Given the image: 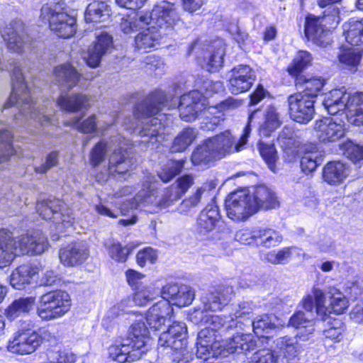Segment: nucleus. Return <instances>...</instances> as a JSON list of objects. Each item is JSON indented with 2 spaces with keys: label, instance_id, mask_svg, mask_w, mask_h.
<instances>
[{
  "label": "nucleus",
  "instance_id": "0e129e2a",
  "mask_svg": "<svg viewBox=\"0 0 363 363\" xmlns=\"http://www.w3.org/2000/svg\"><path fill=\"white\" fill-rule=\"evenodd\" d=\"M251 363H278V355L269 349L259 350L252 357Z\"/></svg>",
  "mask_w": 363,
  "mask_h": 363
},
{
  "label": "nucleus",
  "instance_id": "f257e3e1",
  "mask_svg": "<svg viewBox=\"0 0 363 363\" xmlns=\"http://www.w3.org/2000/svg\"><path fill=\"white\" fill-rule=\"evenodd\" d=\"M12 91L8 101L4 104L0 113L14 105L18 113L14 116L16 124L28 125L33 123L41 126L47 124H55L52 117V111L48 106L52 101L42 99L33 100L32 94L26 82V77L18 65H16L12 71ZM10 126L0 119V163L8 161L10 157L16 152L13 146V134L9 129Z\"/></svg>",
  "mask_w": 363,
  "mask_h": 363
},
{
  "label": "nucleus",
  "instance_id": "7c9ffc66",
  "mask_svg": "<svg viewBox=\"0 0 363 363\" xmlns=\"http://www.w3.org/2000/svg\"><path fill=\"white\" fill-rule=\"evenodd\" d=\"M143 352H139L133 347L130 340L123 339L120 344L109 347V357L114 361L123 363L134 358H140Z\"/></svg>",
  "mask_w": 363,
  "mask_h": 363
},
{
  "label": "nucleus",
  "instance_id": "c9c22d12",
  "mask_svg": "<svg viewBox=\"0 0 363 363\" xmlns=\"http://www.w3.org/2000/svg\"><path fill=\"white\" fill-rule=\"evenodd\" d=\"M81 74L69 63L60 65L54 69V78L60 86L71 89L77 85Z\"/></svg>",
  "mask_w": 363,
  "mask_h": 363
},
{
  "label": "nucleus",
  "instance_id": "37998d69",
  "mask_svg": "<svg viewBox=\"0 0 363 363\" xmlns=\"http://www.w3.org/2000/svg\"><path fill=\"white\" fill-rule=\"evenodd\" d=\"M216 185V181L214 179H210L203 183L201 186L196 189V191L192 195L182 202L179 207L180 212L186 213L191 208L197 206L201 202L202 196L206 192L215 189Z\"/></svg>",
  "mask_w": 363,
  "mask_h": 363
},
{
  "label": "nucleus",
  "instance_id": "bb28decb",
  "mask_svg": "<svg viewBox=\"0 0 363 363\" xmlns=\"http://www.w3.org/2000/svg\"><path fill=\"white\" fill-rule=\"evenodd\" d=\"M345 114L349 123L363 125V92H347Z\"/></svg>",
  "mask_w": 363,
  "mask_h": 363
},
{
  "label": "nucleus",
  "instance_id": "f8f14e48",
  "mask_svg": "<svg viewBox=\"0 0 363 363\" xmlns=\"http://www.w3.org/2000/svg\"><path fill=\"white\" fill-rule=\"evenodd\" d=\"M71 307V298L64 291H55L43 294L37 308L38 316L44 320L62 317Z\"/></svg>",
  "mask_w": 363,
  "mask_h": 363
},
{
  "label": "nucleus",
  "instance_id": "4d7b16f0",
  "mask_svg": "<svg viewBox=\"0 0 363 363\" xmlns=\"http://www.w3.org/2000/svg\"><path fill=\"white\" fill-rule=\"evenodd\" d=\"M258 149L260 155L266 162L269 168L273 172H275L277 170L276 162L277 160V154L274 144L260 141L258 143Z\"/></svg>",
  "mask_w": 363,
  "mask_h": 363
},
{
  "label": "nucleus",
  "instance_id": "de8ad7c7",
  "mask_svg": "<svg viewBox=\"0 0 363 363\" xmlns=\"http://www.w3.org/2000/svg\"><path fill=\"white\" fill-rule=\"evenodd\" d=\"M296 81V86L302 84L303 86V90L301 93L313 99L318 96L325 84V81L321 77L306 79V77H301Z\"/></svg>",
  "mask_w": 363,
  "mask_h": 363
},
{
  "label": "nucleus",
  "instance_id": "79ce46f5",
  "mask_svg": "<svg viewBox=\"0 0 363 363\" xmlns=\"http://www.w3.org/2000/svg\"><path fill=\"white\" fill-rule=\"evenodd\" d=\"M126 340H130V344L136 350H140L149 341L148 330L143 321H136L130 326L128 337Z\"/></svg>",
  "mask_w": 363,
  "mask_h": 363
},
{
  "label": "nucleus",
  "instance_id": "dca6fc26",
  "mask_svg": "<svg viewBox=\"0 0 363 363\" xmlns=\"http://www.w3.org/2000/svg\"><path fill=\"white\" fill-rule=\"evenodd\" d=\"M225 205L228 217L235 221L245 220L255 213L256 204L252 203L250 192L246 189L229 194Z\"/></svg>",
  "mask_w": 363,
  "mask_h": 363
},
{
  "label": "nucleus",
  "instance_id": "cd10ccee",
  "mask_svg": "<svg viewBox=\"0 0 363 363\" xmlns=\"http://www.w3.org/2000/svg\"><path fill=\"white\" fill-rule=\"evenodd\" d=\"M255 306L252 301H242L234 309L233 313L223 318L226 328H236L244 330L247 328L245 325L250 320L248 315L253 312Z\"/></svg>",
  "mask_w": 363,
  "mask_h": 363
},
{
  "label": "nucleus",
  "instance_id": "ddd939ff",
  "mask_svg": "<svg viewBox=\"0 0 363 363\" xmlns=\"http://www.w3.org/2000/svg\"><path fill=\"white\" fill-rule=\"evenodd\" d=\"M332 9L331 15L329 13H325L323 16L308 15L306 18L305 35L308 40L317 45L325 47L329 43V30L326 27L329 21L332 20L335 25L339 23V10L335 6Z\"/></svg>",
  "mask_w": 363,
  "mask_h": 363
},
{
  "label": "nucleus",
  "instance_id": "c85d7f7f",
  "mask_svg": "<svg viewBox=\"0 0 363 363\" xmlns=\"http://www.w3.org/2000/svg\"><path fill=\"white\" fill-rule=\"evenodd\" d=\"M347 91L345 87L335 89L325 94L323 100V106L328 113L335 115L342 112L345 113Z\"/></svg>",
  "mask_w": 363,
  "mask_h": 363
},
{
  "label": "nucleus",
  "instance_id": "c756f323",
  "mask_svg": "<svg viewBox=\"0 0 363 363\" xmlns=\"http://www.w3.org/2000/svg\"><path fill=\"white\" fill-rule=\"evenodd\" d=\"M38 273V268L35 265L32 264L20 265L12 272L10 276V284L15 289H24Z\"/></svg>",
  "mask_w": 363,
  "mask_h": 363
},
{
  "label": "nucleus",
  "instance_id": "c03bdc74",
  "mask_svg": "<svg viewBox=\"0 0 363 363\" xmlns=\"http://www.w3.org/2000/svg\"><path fill=\"white\" fill-rule=\"evenodd\" d=\"M160 286L155 283L145 284L138 288L133 296V301L138 306H145L159 296Z\"/></svg>",
  "mask_w": 363,
  "mask_h": 363
},
{
  "label": "nucleus",
  "instance_id": "8fccbe9b",
  "mask_svg": "<svg viewBox=\"0 0 363 363\" xmlns=\"http://www.w3.org/2000/svg\"><path fill=\"white\" fill-rule=\"evenodd\" d=\"M143 17L144 13H137L122 18L120 24L121 30L124 33L129 34L133 31L143 29L147 22Z\"/></svg>",
  "mask_w": 363,
  "mask_h": 363
},
{
  "label": "nucleus",
  "instance_id": "393cba45",
  "mask_svg": "<svg viewBox=\"0 0 363 363\" xmlns=\"http://www.w3.org/2000/svg\"><path fill=\"white\" fill-rule=\"evenodd\" d=\"M247 328H245L246 329ZM245 330L238 331L233 336L225 341L223 345L225 356L230 353H243L254 350L257 347V337Z\"/></svg>",
  "mask_w": 363,
  "mask_h": 363
},
{
  "label": "nucleus",
  "instance_id": "680f3d73",
  "mask_svg": "<svg viewBox=\"0 0 363 363\" xmlns=\"http://www.w3.org/2000/svg\"><path fill=\"white\" fill-rule=\"evenodd\" d=\"M322 158L318 152H306L301 157V167L303 172L311 173L321 163Z\"/></svg>",
  "mask_w": 363,
  "mask_h": 363
},
{
  "label": "nucleus",
  "instance_id": "f03ea898",
  "mask_svg": "<svg viewBox=\"0 0 363 363\" xmlns=\"http://www.w3.org/2000/svg\"><path fill=\"white\" fill-rule=\"evenodd\" d=\"M232 294L231 286L219 287L202 296V309H195L189 314L192 322L205 325L198 333L196 353L203 361H208L211 357H225V347L216 340V331L221 328H226V325L223 317L211 313L220 311L227 305Z\"/></svg>",
  "mask_w": 363,
  "mask_h": 363
},
{
  "label": "nucleus",
  "instance_id": "09e8293b",
  "mask_svg": "<svg viewBox=\"0 0 363 363\" xmlns=\"http://www.w3.org/2000/svg\"><path fill=\"white\" fill-rule=\"evenodd\" d=\"M330 298V308L328 309L327 314L332 312L336 314L343 313L348 306V301L345 295L335 287L329 289Z\"/></svg>",
  "mask_w": 363,
  "mask_h": 363
},
{
  "label": "nucleus",
  "instance_id": "6e6552de",
  "mask_svg": "<svg viewBox=\"0 0 363 363\" xmlns=\"http://www.w3.org/2000/svg\"><path fill=\"white\" fill-rule=\"evenodd\" d=\"M302 306L306 312L296 311L290 318L289 325L298 330L297 337L306 340L315 331V320L313 311L315 308L317 315L323 319L327 315L328 309L325 308L324 293L320 289L313 287L311 294L302 300Z\"/></svg>",
  "mask_w": 363,
  "mask_h": 363
},
{
  "label": "nucleus",
  "instance_id": "052dcab7",
  "mask_svg": "<svg viewBox=\"0 0 363 363\" xmlns=\"http://www.w3.org/2000/svg\"><path fill=\"white\" fill-rule=\"evenodd\" d=\"M257 234L258 240H260V244L266 247L275 246L282 240L280 234L272 229L257 228Z\"/></svg>",
  "mask_w": 363,
  "mask_h": 363
},
{
  "label": "nucleus",
  "instance_id": "2f4dec72",
  "mask_svg": "<svg viewBox=\"0 0 363 363\" xmlns=\"http://www.w3.org/2000/svg\"><path fill=\"white\" fill-rule=\"evenodd\" d=\"M277 318L272 314H262L256 316L252 320H247V323L245 325L247 329L252 328L257 337H267L270 331L277 327Z\"/></svg>",
  "mask_w": 363,
  "mask_h": 363
},
{
  "label": "nucleus",
  "instance_id": "a211bd4d",
  "mask_svg": "<svg viewBox=\"0 0 363 363\" xmlns=\"http://www.w3.org/2000/svg\"><path fill=\"white\" fill-rule=\"evenodd\" d=\"M314 102V99L303 93L290 95L288 106L291 118L299 123H308L315 113Z\"/></svg>",
  "mask_w": 363,
  "mask_h": 363
},
{
  "label": "nucleus",
  "instance_id": "9d476101",
  "mask_svg": "<svg viewBox=\"0 0 363 363\" xmlns=\"http://www.w3.org/2000/svg\"><path fill=\"white\" fill-rule=\"evenodd\" d=\"M40 18L48 22L50 30L60 38H69L76 33L77 20L68 13L64 3L50 2L43 5Z\"/></svg>",
  "mask_w": 363,
  "mask_h": 363
},
{
  "label": "nucleus",
  "instance_id": "a19ab883",
  "mask_svg": "<svg viewBox=\"0 0 363 363\" xmlns=\"http://www.w3.org/2000/svg\"><path fill=\"white\" fill-rule=\"evenodd\" d=\"M224 55L225 50L220 42L215 47L211 45L201 62V67L209 72H217L223 66Z\"/></svg>",
  "mask_w": 363,
  "mask_h": 363
},
{
  "label": "nucleus",
  "instance_id": "aec40b11",
  "mask_svg": "<svg viewBox=\"0 0 363 363\" xmlns=\"http://www.w3.org/2000/svg\"><path fill=\"white\" fill-rule=\"evenodd\" d=\"M345 124L331 117H325L315 123L314 130L320 142H335L345 135Z\"/></svg>",
  "mask_w": 363,
  "mask_h": 363
},
{
  "label": "nucleus",
  "instance_id": "7ed1b4c3",
  "mask_svg": "<svg viewBox=\"0 0 363 363\" xmlns=\"http://www.w3.org/2000/svg\"><path fill=\"white\" fill-rule=\"evenodd\" d=\"M176 103L169 104L167 97L163 91H159L150 94L143 102L138 104L133 111V118L121 113L113 123H118L123 119L121 125L129 133H137L142 138L140 142L151 149L156 143H161L166 129L172 123L170 116L160 113L162 108L174 107Z\"/></svg>",
  "mask_w": 363,
  "mask_h": 363
},
{
  "label": "nucleus",
  "instance_id": "3c124183",
  "mask_svg": "<svg viewBox=\"0 0 363 363\" xmlns=\"http://www.w3.org/2000/svg\"><path fill=\"white\" fill-rule=\"evenodd\" d=\"M67 125L73 126L79 131L84 133H91L95 131H103L101 126L98 127L96 121V116L92 115L86 120L80 122V118L74 117L66 123Z\"/></svg>",
  "mask_w": 363,
  "mask_h": 363
},
{
  "label": "nucleus",
  "instance_id": "49530a36",
  "mask_svg": "<svg viewBox=\"0 0 363 363\" xmlns=\"http://www.w3.org/2000/svg\"><path fill=\"white\" fill-rule=\"evenodd\" d=\"M35 302L33 297L21 298L15 300L6 310L8 318L13 320L21 314L28 313Z\"/></svg>",
  "mask_w": 363,
  "mask_h": 363
},
{
  "label": "nucleus",
  "instance_id": "a18cd8bd",
  "mask_svg": "<svg viewBox=\"0 0 363 363\" xmlns=\"http://www.w3.org/2000/svg\"><path fill=\"white\" fill-rule=\"evenodd\" d=\"M279 114L274 106H268L264 111V121L260 125L261 135L269 136L281 125Z\"/></svg>",
  "mask_w": 363,
  "mask_h": 363
},
{
  "label": "nucleus",
  "instance_id": "864d4df0",
  "mask_svg": "<svg viewBox=\"0 0 363 363\" xmlns=\"http://www.w3.org/2000/svg\"><path fill=\"white\" fill-rule=\"evenodd\" d=\"M196 137V131L194 128L184 129L174 139L172 146V152H182L191 144Z\"/></svg>",
  "mask_w": 363,
  "mask_h": 363
},
{
  "label": "nucleus",
  "instance_id": "5701e85b",
  "mask_svg": "<svg viewBox=\"0 0 363 363\" xmlns=\"http://www.w3.org/2000/svg\"><path fill=\"white\" fill-rule=\"evenodd\" d=\"M89 256L87 245L84 242L68 244L59 252L61 263L67 267H75L84 263Z\"/></svg>",
  "mask_w": 363,
  "mask_h": 363
},
{
  "label": "nucleus",
  "instance_id": "6e6d98bb",
  "mask_svg": "<svg viewBox=\"0 0 363 363\" xmlns=\"http://www.w3.org/2000/svg\"><path fill=\"white\" fill-rule=\"evenodd\" d=\"M184 163L183 160H169L158 172V177L163 182H168L180 173L184 167Z\"/></svg>",
  "mask_w": 363,
  "mask_h": 363
},
{
  "label": "nucleus",
  "instance_id": "774afa93",
  "mask_svg": "<svg viewBox=\"0 0 363 363\" xmlns=\"http://www.w3.org/2000/svg\"><path fill=\"white\" fill-rule=\"evenodd\" d=\"M257 228L251 230L250 229H242L235 235V239L244 245H250L258 240Z\"/></svg>",
  "mask_w": 363,
  "mask_h": 363
},
{
  "label": "nucleus",
  "instance_id": "a878e982",
  "mask_svg": "<svg viewBox=\"0 0 363 363\" xmlns=\"http://www.w3.org/2000/svg\"><path fill=\"white\" fill-rule=\"evenodd\" d=\"M223 222L220 220L218 209L216 206L206 207L201 212L197 220V232L203 236L210 238L211 233L220 227Z\"/></svg>",
  "mask_w": 363,
  "mask_h": 363
},
{
  "label": "nucleus",
  "instance_id": "4be33fe9",
  "mask_svg": "<svg viewBox=\"0 0 363 363\" xmlns=\"http://www.w3.org/2000/svg\"><path fill=\"white\" fill-rule=\"evenodd\" d=\"M113 37L106 32L96 33V40L88 50L87 56L84 57L89 67L94 68L99 65L105 55L113 48Z\"/></svg>",
  "mask_w": 363,
  "mask_h": 363
},
{
  "label": "nucleus",
  "instance_id": "5fc2aeb1",
  "mask_svg": "<svg viewBox=\"0 0 363 363\" xmlns=\"http://www.w3.org/2000/svg\"><path fill=\"white\" fill-rule=\"evenodd\" d=\"M312 61L311 55L307 51H299L293 62L288 67V72L293 77H297Z\"/></svg>",
  "mask_w": 363,
  "mask_h": 363
},
{
  "label": "nucleus",
  "instance_id": "4468645a",
  "mask_svg": "<svg viewBox=\"0 0 363 363\" xmlns=\"http://www.w3.org/2000/svg\"><path fill=\"white\" fill-rule=\"evenodd\" d=\"M62 201L59 199L38 200L36 209L39 215L45 220H51L56 228L63 231L64 228L72 226L75 222L72 211L62 208Z\"/></svg>",
  "mask_w": 363,
  "mask_h": 363
},
{
  "label": "nucleus",
  "instance_id": "ea45409f",
  "mask_svg": "<svg viewBox=\"0 0 363 363\" xmlns=\"http://www.w3.org/2000/svg\"><path fill=\"white\" fill-rule=\"evenodd\" d=\"M147 26L137 35L135 38V47L138 50L147 51L148 49L154 48L159 43L162 35H164L162 30H157L151 25H145Z\"/></svg>",
  "mask_w": 363,
  "mask_h": 363
},
{
  "label": "nucleus",
  "instance_id": "e433bc0d",
  "mask_svg": "<svg viewBox=\"0 0 363 363\" xmlns=\"http://www.w3.org/2000/svg\"><path fill=\"white\" fill-rule=\"evenodd\" d=\"M110 16L111 9L106 0H94L89 4L84 13L86 22H106L109 19Z\"/></svg>",
  "mask_w": 363,
  "mask_h": 363
},
{
  "label": "nucleus",
  "instance_id": "72a5a7b5",
  "mask_svg": "<svg viewBox=\"0 0 363 363\" xmlns=\"http://www.w3.org/2000/svg\"><path fill=\"white\" fill-rule=\"evenodd\" d=\"M252 203L256 204L255 213L259 209L274 208L278 206L277 198L267 186L260 185L253 189V192L250 193Z\"/></svg>",
  "mask_w": 363,
  "mask_h": 363
},
{
  "label": "nucleus",
  "instance_id": "9b49d317",
  "mask_svg": "<svg viewBox=\"0 0 363 363\" xmlns=\"http://www.w3.org/2000/svg\"><path fill=\"white\" fill-rule=\"evenodd\" d=\"M40 340L38 333L33 330V324L30 321H23L9 339L7 349L13 354H30L40 346Z\"/></svg>",
  "mask_w": 363,
  "mask_h": 363
},
{
  "label": "nucleus",
  "instance_id": "338daca9",
  "mask_svg": "<svg viewBox=\"0 0 363 363\" xmlns=\"http://www.w3.org/2000/svg\"><path fill=\"white\" fill-rule=\"evenodd\" d=\"M136 259L138 264L143 267L148 263H155L157 259V254L154 249L145 247L137 253Z\"/></svg>",
  "mask_w": 363,
  "mask_h": 363
},
{
  "label": "nucleus",
  "instance_id": "603ef678",
  "mask_svg": "<svg viewBox=\"0 0 363 363\" xmlns=\"http://www.w3.org/2000/svg\"><path fill=\"white\" fill-rule=\"evenodd\" d=\"M344 155L354 164H363V145L354 143L348 140L340 145Z\"/></svg>",
  "mask_w": 363,
  "mask_h": 363
},
{
  "label": "nucleus",
  "instance_id": "58836bf2",
  "mask_svg": "<svg viewBox=\"0 0 363 363\" xmlns=\"http://www.w3.org/2000/svg\"><path fill=\"white\" fill-rule=\"evenodd\" d=\"M89 98L82 94L69 95L61 94L57 101V105L64 111L76 112L89 107Z\"/></svg>",
  "mask_w": 363,
  "mask_h": 363
},
{
  "label": "nucleus",
  "instance_id": "bf43d9fd",
  "mask_svg": "<svg viewBox=\"0 0 363 363\" xmlns=\"http://www.w3.org/2000/svg\"><path fill=\"white\" fill-rule=\"evenodd\" d=\"M340 63L345 65L350 70H356L361 60L359 48H345L338 56Z\"/></svg>",
  "mask_w": 363,
  "mask_h": 363
},
{
  "label": "nucleus",
  "instance_id": "412c9836",
  "mask_svg": "<svg viewBox=\"0 0 363 363\" xmlns=\"http://www.w3.org/2000/svg\"><path fill=\"white\" fill-rule=\"evenodd\" d=\"M255 79V73L250 66L238 65L231 70L228 89L233 94L245 92L252 86Z\"/></svg>",
  "mask_w": 363,
  "mask_h": 363
},
{
  "label": "nucleus",
  "instance_id": "e2e57ef3",
  "mask_svg": "<svg viewBox=\"0 0 363 363\" xmlns=\"http://www.w3.org/2000/svg\"><path fill=\"white\" fill-rule=\"evenodd\" d=\"M195 296L194 291L187 285H180L179 292L174 296V303L179 307H184L191 303Z\"/></svg>",
  "mask_w": 363,
  "mask_h": 363
},
{
  "label": "nucleus",
  "instance_id": "473e14b6",
  "mask_svg": "<svg viewBox=\"0 0 363 363\" xmlns=\"http://www.w3.org/2000/svg\"><path fill=\"white\" fill-rule=\"evenodd\" d=\"M301 348L296 337L284 336L274 341V353L287 360L296 357L301 352Z\"/></svg>",
  "mask_w": 363,
  "mask_h": 363
},
{
  "label": "nucleus",
  "instance_id": "b1692460",
  "mask_svg": "<svg viewBox=\"0 0 363 363\" xmlns=\"http://www.w3.org/2000/svg\"><path fill=\"white\" fill-rule=\"evenodd\" d=\"M172 315L173 308L169 302L161 299L149 308L145 319L150 328L157 331L164 327L166 321Z\"/></svg>",
  "mask_w": 363,
  "mask_h": 363
},
{
  "label": "nucleus",
  "instance_id": "f3484780",
  "mask_svg": "<svg viewBox=\"0 0 363 363\" xmlns=\"http://www.w3.org/2000/svg\"><path fill=\"white\" fill-rule=\"evenodd\" d=\"M1 35L7 48L16 53H22L30 49L31 40L25 30L22 21L14 20L1 30Z\"/></svg>",
  "mask_w": 363,
  "mask_h": 363
},
{
  "label": "nucleus",
  "instance_id": "0eeeda50",
  "mask_svg": "<svg viewBox=\"0 0 363 363\" xmlns=\"http://www.w3.org/2000/svg\"><path fill=\"white\" fill-rule=\"evenodd\" d=\"M131 145V141L121 135L112 136L108 142L101 140L91 152V164L94 167L99 165L104 160L107 152L112 150L113 153L109 157L106 171L111 174L125 173L133 164L129 157Z\"/></svg>",
  "mask_w": 363,
  "mask_h": 363
},
{
  "label": "nucleus",
  "instance_id": "4c0bfd02",
  "mask_svg": "<svg viewBox=\"0 0 363 363\" xmlns=\"http://www.w3.org/2000/svg\"><path fill=\"white\" fill-rule=\"evenodd\" d=\"M346 42L352 47L363 46V18L350 19L342 26Z\"/></svg>",
  "mask_w": 363,
  "mask_h": 363
},
{
  "label": "nucleus",
  "instance_id": "423d86ee",
  "mask_svg": "<svg viewBox=\"0 0 363 363\" xmlns=\"http://www.w3.org/2000/svg\"><path fill=\"white\" fill-rule=\"evenodd\" d=\"M49 247L45 235L40 230H33L21 235L15 240L8 230H0V268L9 265L18 254L40 255Z\"/></svg>",
  "mask_w": 363,
  "mask_h": 363
},
{
  "label": "nucleus",
  "instance_id": "1a4fd4ad",
  "mask_svg": "<svg viewBox=\"0 0 363 363\" xmlns=\"http://www.w3.org/2000/svg\"><path fill=\"white\" fill-rule=\"evenodd\" d=\"M223 89L220 82H213L206 79L203 82L201 90H194L181 96L179 104V116L182 120L191 122L203 111L210 112L207 108V98L213 93H218Z\"/></svg>",
  "mask_w": 363,
  "mask_h": 363
},
{
  "label": "nucleus",
  "instance_id": "39448f33",
  "mask_svg": "<svg viewBox=\"0 0 363 363\" xmlns=\"http://www.w3.org/2000/svg\"><path fill=\"white\" fill-rule=\"evenodd\" d=\"M258 111H252L248 122L239 140L235 139L230 131H225L215 137L207 139L192 153L191 160L196 164L207 163L213 159L221 158L226 155L241 151L247 143L251 132L250 123Z\"/></svg>",
  "mask_w": 363,
  "mask_h": 363
},
{
  "label": "nucleus",
  "instance_id": "f704fd0d",
  "mask_svg": "<svg viewBox=\"0 0 363 363\" xmlns=\"http://www.w3.org/2000/svg\"><path fill=\"white\" fill-rule=\"evenodd\" d=\"M349 174V167L342 162H328L323 168V177L325 182L330 185L342 183Z\"/></svg>",
  "mask_w": 363,
  "mask_h": 363
},
{
  "label": "nucleus",
  "instance_id": "2eb2a0df",
  "mask_svg": "<svg viewBox=\"0 0 363 363\" xmlns=\"http://www.w3.org/2000/svg\"><path fill=\"white\" fill-rule=\"evenodd\" d=\"M147 25H151L164 34L174 29L179 23L180 18L174 4L162 1L158 3L150 12L144 13Z\"/></svg>",
  "mask_w": 363,
  "mask_h": 363
},
{
  "label": "nucleus",
  "instance_id": "69168bd1",
  "mask_svg": "<svg viewBox=\"0 0 363 363\" xmlns=\"http://www.w3.org/2000/svg\"><path fill=\"white\" fill-rule=\"evenodd\" d=\"M108 254L113 259L120 262H125L129 254V249L122 247L119 242H112L108 247Z\"/></svg>",
  "mask_w": 363,
  "mask_h": 363
},
{
  "label": "nucleus",
  "instance_id": "6ab92c4d",
  "mask_svg": "<svg viewBox=\"0 0 363 363\" xmlns=\"http://www.w3.org/2000/svg\"><path fill=\"white\" fill-rule=\"evenodd\" d=\"M187 328L184 323L174 322L158 338V347L178 350L187 345Z\"/></svg>",
  "mask_w": 363,
  "mask_h": 363
},
{
  "label": "nucleus",
  "instance_id": "20e7f679",
  "mask_svg": "<svg viewBox=\"0 0 363 363\" xmlns=\"http://www.w3.org/2000/svg\"><path fill=\"white\" fill-rule=\"evenodd\" d=\"M194 178L189 174L179 177L176 182L166 188L159 199H157L156 190L158 182L155 176L149 174L142 182V189L133 199L123 201L121 206V213L126 215L129 209L140 208L150 213H156L162 209L172 206L194 184Z\"/></svg>",
  "mask_w": 363,
  "mask_h": 363
},
{
  "label": "nucleus",
  "instance_id": "13d9d810",
  "mask_svg": "<svg viewBox=\"0 0 363 363\" xmlns=\"http://www.w3.org/2000/svg\"><path fill=\"white\" fill-rule=\"evenodd\" d=\"M129 302L130 300L128 299L123 300L121 303L111 307L104 315L102 320V325L108 330L112 326L114 319L121 313H129L130 311L127 308V305Z\"/></svg>",
  "mask_w": 363,
  "mask_h": 363
}]
</instances>
